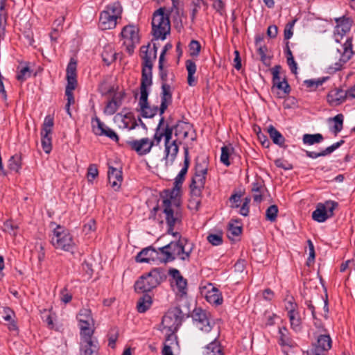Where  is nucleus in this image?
Wrapping results in <instances>:
<instances>
[{"label": "nucleus", "instance_id": "obj_62", "mask_svg": "<svg viewBox=\"0 0 355 355\" xmlns=\"http://www.w3.org/2000/svg\"><path fill=\"white\" fill-rule=\"evenodd\" d=\"M18 227L14 223L12 220H8L3 223V231L9 232L11 234L12 232H14L17 230Z\"/></svg>", "mask_w": 355, "mask_h": 355}, {"label": "nucleus", "instance_id": "obj_8", "mask_svg": "<svg viewBox=\"0 0 355 355\" xmlns=\"http://www.w3.org/2000/svg\"><path fill=\"white\" fill-rule=\"evenodd\" d=\"M51 243L55 248L67 252L72 251L76 245L72 235L60 225L53 230Z\"/></svg>", "mask_w": 355, "mask_h": 355}, {"label": "nucleus", "instance_id": "obj_51", "mask_svg": "<svg viewBox=\"0 0 355 355\" xmlns=\"http://www.w3.org/2000/svg\"><path fill=\"white\" fill-rule=\"evenodd\" d=\"M31 70L28 66L22 67L18 72L16 76L17 80L23 83L28 78L31 77Z\"/></svg>", "mask_w": 355, "mask_h": 355}, {"label": "nucleus", "instance_id": "obj_23", "mask_svg": "<svg viewBox=\"0 0 355 355\" xmlns=\"http://www.w3.org/2000/svg\"><path fill=\"white\" fill-rule=\"evenodd\" d=\"M171 128H173V132L174 131V135L176 137V139L172 141H176V145L179 147L183 140L188 137L189 132L191 130V127L188 123L178 121L175 125Z\"/></svg>", "mask_w": 355, "mask_h": 355}, {"label": "nucleus", "instance_id": "obj_21", "mask_svg": "<svg viewBox=\"0 0 355 355\" xmlns=\"http://www.w3.org/2000/svg\"><path fill=\"white\" fill-rule=\"evenodd\" d=\"M336 26L334 30V37L337 42H340L343 36L348 33L352 28L353 21L349 17H343L336 18Z\"/></svg>", "mask_w": 355, "mask_h": 355}, {"label": "nucleus", "instance_id": "obj_43", "mask_svg": "<svg viewBox=\"0 0 355 355\" xmlns=\"http://www.w3.org/2000/svg\"><path fill=\"white\" fill-rule=\"evenodd\" d=\"M107 128V126L101 121L98 118L96 117L92 120V129L95 135L103 136V132L105 131Z\"/></svg>", "mask_w": 355, "mask_h": 355}, {"label": "nucleus", "instance_id": "obj_34", "mask_svg": "<svg viewBox=\"0 0 355 355\" xmlns=\"http://www.w3.org/2000/svg\"><path fill=\"white\" fill-rule=\"evenodd\" d=\"M268 132L270 139L273 143L279 146H283L285 143V138L273 125H270L268 128Z\"/></svg>", "mask_w": 355, "mask_h": 355}, {"label": "nucleus", "instance_id": "obj_52", "mask_svg": "<svg viewBox=\"0 0 355 355\" xmlns=\"http://www.w3.org/2000/svg\"><path fill=\"white\" fill-rule=\"evenodd\" d=\"M261 184L259 182H254L252 184V192L253 193V199L257 202H260L262 200L261 195Z\"/></svg>", "mask_w": 355, "mask_h": 355}, {"label": "nucleus", "instance_id": "obj_32", "mask_svg": "<svg viewBox=\"0 0 355 355\" xmlns=\"http://www.w3.org/2000/svg\"><path fill=\"white\" fill-rule=\"evenodd\" d=\"M279 344L282 346H288L291 348L295 346V342L289 336V332L286 327L279 329Z\"/></svg>", "mask_w": 355, "mask_h": 355}, {"label": "nucleus", "instance_id": "obj_40", "mask_svg": "<svg viewBox=\"0 0 355 355\" xmlns=\"http://www.w3.org/2000/svg\"><path fill=\"white\" fill-rule=\"evenodd\" d=\"M208 162L205 157H198L196 159L195 171L200 173H207Z\"/></svg>", "mask_w": 355, "mask_h": 355}, {"label": "nucleus", "instance_id": "obj_33", "mask_svg": "<svg viewBox=\"0 0 355 355\" xmlns=\"http://www.w3.org/2000/svg\"><path fill=\"white\" fill-rule=\"evenodd\" d=\"M185 67L188 72L187 83L189 86H195L197 80L194 77L196 72V64L191 60H187L185 62Z\"/></svg>", "mask_w": 355, "mask_h": 355}, {"label": "nucleus", "instance_id": "obj_63", "mask_svg": "<svg viewBox=\"0 0 355 355\" xmlns=\"http://www.w3.org/2000/svg\"><path fill=\"white\" fill-rule=\"evenodd\" d=\"M0 313H3V318L6 321H10L12 320V315H14V312L7 306L2 307V311Z\"/></svg>", "mask_w": 355, "mask_h": 355}, {"label": "nucleus", "instance_id": "obj_18", "mask_svg": "<svg viewBox=\"0 0 355 355\" xmlns=\"http://www.w3.org/2000/svg\"><path fill=\"white\" fill-rule=\"evenodd\" d=\"M281 67L279 65L275 66L272 69V89L275 87L279 89L277 96L279 98H284L288 95L291 92V88L287 81L284 78H282L279 75Z\"/></svg>", "mask_w": 355, "mask_h": 355}, {"label": "nucleus", "instance_id": "obj_35", "mask_svg": "<svg viewBox=\"0 0 355 355\" xmlns=\"http://www.w3.org/2000/svg\"><path fill=\"white\" fill-rule=\"evenodd\" d=\"M116 55L117 53L110 46L105 47L102 53L103 60L107 65H110L113 62H114L116 59Z\"/></svg>", "mask_w": 355, "mask_h": 355}, {"label": "nucleus", "instance_id": "obj_31", "mask_svg": "<svg viewBox=\"0 0 355 355\" xmlns=\"http://www.w3.org/2000/svg\"><path fill=\"white\" fill-rule=\"evenodd\" d=\"M76 62L71 59L67 67V85H76Z\"/></svg>", "mask_w": 355, "mask_h": 355}, {"label": "nucleus", "instance_id": "obj_22", "mask_svg": "<svg viewBox=\"0 0 355 355\" xmlns=\"http://www.w3.org/2000/svg\"><path fill=\"white\" fill-rule=\"evenodd\" d=\"M132 150H135L138 155H144L148 153L154 146V141L148 138H142L128 141Z\"/></svg>", "mask_w": 355, "mask_h": 355}, {"label": "nucleus", "instance_id": "obj_60", "mask_svg": "<svg viewBox=\"0 0 355 355\" xmlns=\"http://www.w3.org/2000/svg\"><path fill=\"white\" fill-rule=\"evenodd\" d=\"M275 164L277 167L283 168L284 170H291L293 168L292 164L283 159H277L275 160Z\"/></svg>", "mask_w": 355, "mask_h": 355}, {"label": "nucleus", "instance_id": "obj_20", "mask_svg": "<svg viewBox=\"0 0 355 355\" xmlns=\"http://www.w3.org/2000/svg\"><path fill=\"white\" fill-rule=\"evenodd\" d=\"M169 275L173 278L175 286L173 290L180 297H184L187 294V280L183 277L179 270L171 268L168 271Z\"/></svg>", "mask_w": 355, "mask_h": 355}, {"label": "nucleus", "instance_id": "obj_5", "mask_svg": "<svg viewBox=\"0 0 355 355\" xmlns=\"http://www.w3.org/2000/svg\"><path fill=\"white\" fill-rule=\"evenodd\" d=\"M166 278L164 270L160 268H156L150 270L146 275L141 276L135 284L136 291L149 292L156 288Z\"/></svg>", "mask_w": 355, "mask_h": 355}, {"label": "nucleus", "instance_id": "obj_42", "mask_svg": "<svg viewBox=\"0 0 355 355\" xmlns=\"http://www.w3.org/2000/svg\"><path fill=\"white\" fill-rule=\"evenodd\" d=\"M150 44L141 47V57L142 60H155L156 58V48L149 49Z\"/></svg>", "mask_w": 355, "mask_h": 355}, {"label": "nucleus", "instance_id": "obj_30", "mask_svg": "<svg viewBox=\"0 0 355 355\" xmlns=\"http://www.w3.org/2000/svg\"><path fill=\"white\" fill-rule=\"evenodd\" d=\"M207 301L211 304L220 305L223 303V297L219 290L211 286V288L205 294Z\"/></svg>", "mask_w": 355, "mask_h": 355}, {"label": "nucleus", "instance_id": "obj_11", "mask_svg": "<svg viewBox=\"0 0 355 355\" xmlns=\"http://www.w3.org/2000/svg\"><path fill=\"white\" fill-rule=\"evenodd\" d=\"M139 28L134 24L125 26L121 32V36L123 40V46L125 51L132 54L137 44L139 42Z\"/></svg>", "mask_w": 355, "mask_h": 355}, {"label": "nucleus", "instance_id": "obj_16", "mask_svg": "<svg viewBox=\"0 0 355 355\" xmlns=\"http://www.w3.org/2000/svg\"><path fill=\"white\" fill-rule=\"evenodd\" d=\"M194 325L199 330L205 333L211 334L217 330H213V327L205 311L201 309H196L192 315Z\"/></svg>", "mask_w": 355, "mask_h": 355}, {"label": "nucleus", "instance_id": "obj_2", "mask_svg": "<svg viewBox=\"0 0 355 355\" xmlns=\"http://www.w3.org/2000/svg\"><path fill=\"white\" fill-rule=\"evenodd\" d=\"M123 7L120 1L109 3L100 13L98 27L103 31L114 28L119 19H121Z\"/></svg>", "mask_w": 355, "mask_h": 355}, {"label": "nucleus", "instance_id": "obj_45", "mask_svg": "<svg viewBox=\"0 0 355 355\" xmlns=\"http://www.w3.org/2000/svg\"><path fill=\"white\" fill-rule=\"evenodd\" d=\"M121 105V103L115 98L108 101L104 109V113L107 115L114 114L118 110Z\"/></svg>", "mask_w": 355, "mask_h": 355}, {"label": "nucleus", "instance_id": "obj_10", "mask_svg": "<svg viewBox=\"0 0 355 355\" xmlns=\"http://www.w3.org/2000/svg\"><path fill=\"white\" fill-rule=\"evenodd\" d=\"M80 329V336L94 335L95 322L92 311L87 308L81 309L76 316Z\"/></svg>", "mask_w": 355, "mask_h": 355}, {"label": "nucleus", "instance_id": "obj_15", "mask_svg": "<svg viewBox=\"0 0 355 355\" xmlns=\"http://www.w3.org/2000/svg\"><path fill=\"white\" fill-rule=\"evenodd\" d=\"M54 125L53 117L48 115L44 118L41 130L42 146L44 151L49 154L52 149V130Z\"/></svg>", "mask_w": 355, "mask_h": 355}, {"label": "nucleus", "instance_id": "obj_6", "mask_svg": "<svg viewBox=\"0 0 355 355\" xmlns=\"http://www.w3.org/2000/svg\"><path fill=\"white\" fill-rule=\"evenodd\" d=\"M173 135V128H171L168 124L164 128H156L154 135V145H159L163 137L165 140V159H170L173 162L178 153V146L176 145V141H171Z\"/></svg>", "mask_w": 355, "mask_h": 355}, {"label": "nucleus", "instance_id": "obj_38", "mask_svg": "<svg viewBox=\"0 0 355 355\" xmlns=\"http://www.w3.org/2000/svg\"><path fill=\"white\" fill-rule=\"evenodd\" d=\"M302 140L304 144L313 145L320 143L323 140V136L320 133L313 135L305 134L303 135Z\"/></svg>", "mask_w": 355, "mask_h": 355}, {"label": "nucleus", "instance_id": "obj_25", "mask_svg": "<svg viewBox=\"0 0 355 355\" xmlns=\"http://www.w3.org/2000/svg\"><path fill=\"white\" fill-rule=\"evenodd\" d=\"M218 337V331L211 334L209 338L211 341L204 347L203 355H223L220 344L217 340Z\"/></svg>", "mask_w": 355, "mask_h": 355}, {"label": "nucleus", "instance_id": "obj_47", "mask_svg": "<svg viewBox=\"0 0 355 355\" xmlns=\"http://www.w3.org/2000/svg\"><path fill=\"white\" fill-rule=\"evenodd\" d=\"M206 175L207 173L195 172V175L192 178L191 184H193V185H198V187H205Z\"/></svg>", "mask_w": 355, "mask_h": 355}, {"label": "nucleus", "instance_id": "obj_50", "mask_svg": "<svg viewBox=\"0 0 355 355\" xmlns=\"http://www.w3.org/2000/svg\"><path fill=\"white\" fill-rule=\"evenodd\" d=\"M76 85H67L65 89V95L67 98L66 107H70L71 105L74 104L75 99L73 94V90L75 89Z\"/></svg>", "mask_w": 355, "mask_h": 355}, {"label": "nucleus", "instance_id": "obj_64", "mask_svg": "<svg viewBox=\"0 0 355 355\" xmlns=\"http://www.w3.org/2000/svg\"><path fill=\"white\" fill-rule=\"evenodd\" d=\"M103 136H106L110 139L117 141L119 140V137L116 134V132L112 130L111 128L107 127V128L103 132Z\"/></svg>", "mask_w": 355, "mask_h": 355}, {"label": "nucleus", "instance_id": "obj_24", "mask_svg": "<svg viewBox=\"0 0 355 355\" xmlns=\"http://www.w3.org/2000/svg\"><path fill=\"white\" fill-rule=\"evenodd\" d=\"M108 166V182L114 190H117L120 188L123 181L121 168L114 167L110 162Z\"/></svg>", "mask_w": 355, "mask_h": 355}, {"label": "nucleus", "instance_id": "obj_19", "mask_svg": "<svg viewBox=\"0 0 355 355\" xmlns=\"http://www.w3.org/2000/svg\"><path fill=\"white\" fill-rule=\"evenodd\" d=\"M98 341L93 335L80 336V355H98Z\"/></svg>", "mask_w": 355, "mask_h": 355}, {"label": "nucleus", "instance_id": "obj_37", "mask_svg": "<svg viewBox=\"0 0 355 355\" xmlns=\"http://www.w3.org/2000/svg\"><path fill=\"white\" fill-rule=\"evenodd\" d=\"M234 150L233 146L230 144L221 148L220 162L227 166L230 165L229 159Z\"/></svg>", "mask_w": 355, "mask_h": 355}, {"label": "nucleus", "instance_id": "obj_58", "mask_svg": "<svg viewBox=\"0 0 355 355\" xmlns=\"http://www.w3.org/2000/svg\"><path fill=\"white\" fill-rule=\"evenodd\" d=\"M7 22V13L5 10V8L0 10V34L3 33L6 29Z\"/></svg>", "mask_w": 355, "mask_h": 355}, {"label": "nucleus", "instance_id": "obj_28", "mask_svg": "<svg viewBox=\"0 0 355 355\" xmlns=\"http://www.w3.org/2000/svg\"><path fill=\"white\" fill-rule=\"evenodd\" d=\"M343 144H344V141L340 140L336 143L333 144L331 146L326 148L324 150H322L320 153L306 150V155L307 157L312 158V159H316L319 157H324V156L330 155L331 153H333L335 150L338 148Z\"/></svg>", "mask_w": 355, "mask_h": 355}, {"label": "nucleus", "instance_id": "obj_4", "mask_svg": "<svg viewBox=\"0 0 355 355\" xmlns=\"http://www.w3.org/2000/svg\"><path fill=\"white\" fill-rule=\"evenodd\" d=\"M171 23L169 14L166 12L165 8H160L153 15L152 33L156 40H164L170 33Z\"/></svg>", "mask_w": 355, "mask_h": 355}, {"label": "nucleus", "instance_id": "obj_48", "mask_svg": "<svg viewBox=\"0 0 355 355\" xmlns=\"http://www.w3.org/2000/svg\"><path fill=\"white\" fill-rule=\"evenodd\" d=\"M98 91L102 95L105 96L112 94L114 89L106 80H104L100 83Z\"/></svg>", "mask_w": 355, "mask_h": 355}, {"label": "nucleus", "instance_id": "obj_53", "mask_svg": "<svg viewBox=\"0 0 355 355\" xmlns=\"http://www.w3.org/2000/svg\"><path fill=\"white\" fill-rule=\"evenodd\" d=\"M343 118L344 116L342 114H338L332 119V120L335 122V125L334 126V132L335 135H337L342 130Z\"/></svg>", "mask_w": 355, "mask_h": 355}, {"label": "nucleus", "instance_id": "obj_55", "mask_svg": "<svg viewBox=\"0 0 355 355\" xmlns=\"http://www.w3.org/2000/svg\"><path fill=\"white\" fill-rule=\"evenodd\" d=\"M98 175V170L97 166L92 164L87 168V177L89 182H92L93 180Z\"/></svg>", "mask_w": 355, "mask_h": 355}, {"label": "nucleus", "instance_id": "obj_39", "mask_svg": "<svg viewBox=\"0 0 355 355\" xmlns=\"http://www.w3.org/2000/svg\"><path fill=\"white\" fill-rule=\"evenodd\" d=\"M291 323V327L296 332L300 331L302 329V321L299 312L288 315Z\"/></svg>", "mask_w": 355, "mask_h": 355}, {"label": "nucleus", "instance_id": "obj_27", "mask_svg": "<svg viewBox=\"0 0 355 355\" xmlns=\"http://www.w3.org/2000/svg\"><path fill=\"white\" fill-rule=\"evenodd\" d=\"M154 60H143L140 86L150 87L152 85V68Z\"/></svg>", "mask_w": 355, "mask_h": 355}, {"label": "nucleus", "instance_id": "obj_54", "mask_svg": "<svg viewBox=\"0 0 355 355\" xmlns=\"http://www.w3.org/2000/svg\"><path fill=\"white\" fill-rule=\"evenodd\" d=\"M207 241L213 245H219L223 243V234H210L207 237Z\"/></svg>", "mask_w": 355, "mask_h": 355}, {"label": "nucleus", "instance_id": "obj_59", "mask_svg": "<svg viewBox=\"0 0 355 355\" xmlns=\"http://www.w3.org/2000/svg\"><path fill=\"white\" fill-rule=\"evenodd\" d=\"M60 300L64 303V304H67L69 303L71 299H72V295L71 293H70L69 292V291L67 290V288H64L61 291H60Z\"/></svg>", "mask_w": 355, "mask_h": 355}, {"label": "nucleus", "instance_id": "obj_49", "mask_svg": "<svg viewBox=\"0 0 355 355\" xmlns=\"http://www.w3.org/2000/svg\"><path fill=\"white\" fill-rule=\"evenodd\" d=\"M278 213L277 206L272 205H270L266 211V218L268 220L274 222L276 220Z\"/></svg>", "mask_w": 355, "mask_h": 355}, {"label": "nucleus", "instance_id": "obj_13", "mask_svg": "<svg viewBox=\"0 0 355 355\" xmlns=\"http://www.w3.org/2000/svg\"><path fill=\"white\" fill-rule=\"evenodd\" d=\"M190 164V158L189 155L188 146L184 147V166L180 170V173L175 178L174 186L171 191V198H177L180 196L182 185L185 180V176L187 173L188 168Z\"/></svg>", "mask_w": 355, "mask_h": 355}, {"label": "nucleus", "instance_id": "obj_61", "mask_svg": "<svg viewBox=\"0 0 355 355\" xmlns=\"http://www.w3.org/2000/svg\"><path fill=\"white\" fill-rule=\"evenodd\" d=\"M241 196L238 193L232 195L230 198V207L238 208L240 205Z\"/></svg>", "mask_w": 355, "mask_h": 355}, {"label": "nucleus", "instance_id": "obj_7", "mask_svg": "<svg viewBox=\"0 0 355 355\" xmlns=\"http://www.w3.org/2000/svg\"><path fill=\"white\" fill-rule=\"evenodd\" d=\"M354 54L352 50V39L347 37L343 44H340L333 53V57L335 60L338 59L333 65L329 67L327 71L330 73H334L343 69L344 64L347 62Z\"/></svg>", "mask_w": 355, "mask_h": 355}, {"label": "nucleus", "instance_id": "obj_44", "mask_svg": "<svg viewBox=\"0 0 355 355\" xmlns=\"http://www.w3.org/2000/svg\"><path fill=\"white\" fill-rule=\"evenodd\" d=\"M329 79V77L318 78L317 79L306 80L304 84L311 90H315L319 86L322 85L325 81Z\"/></svg>", "mask_w": 355, "mask_h": 355}, {"label": "nucleus", "instance_id": "obj_57", "mask_svg": "<svg viewBox=\"0 0 355 355\" xmlns=\"http://www.w3.org/2000/svg\"><path fill=\"white\" fill-rule=\"evenodd\" d=\"M296 20H293L288 22L284 28V36L285 40H289L293 35V26L295 25Z\"/></svg>", "mask_w": 355, "mask_h": 355}, {"label": "nucleus", "instance_id": "obj_1", "mask_svg": "<svg viewBox=\"0 0 355 355\" xmlns=\"http://www.w3.org/2000/svg\"><path fill=\"white\" fill-rule=\"evenodd\" d=\"M193 244L186 238L180 236L178 241H171L168 245L155 250L152 247H148L140 251L135 257L138 263H150L155 259L167 263L179 259L184 261H189Z\"/></svg>", "mask_w": 355, "mask_h": 355}, {"label": "nucleus", "instance_id": "obj_14", "mask_svg": "<svg viewBox=\"0 0 355 355\" xmlns=\"http://www.w3.org/2000/svg\"><path fill=\"white\" fill-rule=\"evenodd\" d=\"M159 70V76L162 81L161 92V105L159 107V114L162 115L167 107L172 103L171 87L166 83L167 71L162 67Z\"/></svg>", "mask_w": 355, "mask_h": 355}, {"label": "nucleus", "instance_id": "obj_17", "mask_svg": "<svg viewBox=\"0 0 355 355\" xmlns=\"http://www.w3.org/2000/svg\"><path fill=\"white\" fill-rule=\"evenodd\" d=\"M150 87L140 86V98L139 105L141 115L144 118H153L159 112V108L157 106H150L148 102V90Z\"/></svg>", "mask_w": 355, "mask_h": 355}, {"label": "nucleus", "instance_id": "obj_41", "mask_svg": "<svg viewBox=\"0 0 355 355\" xmlns=\"http://www.w3.org/2000/svg\"><path fill=\"white\" fill-rule=\"evenodd\" d=\"M8 166L10 170L18 172L21 167V157L19 155L15 154L8 160Z\"/></svg>", "mask_w": 355, "mask_h": 355}, {"label": "nucleus", "instance_id": "obj_56", "mask_svg": "<svg viewBox=\"0 0 355 355\" xmlns=\"http://www.w3.org/2000/svg\"><path fill=\"white\" fill-rule=\"evenodd\" d=\"M285 307L286 311H288V315L299 312L297 310L298 306L295 302L293 297L290 300H288L286 302Z\"/></svg>", "mask_w": 355, "mask_h": 355}, {"label": "nucleus", "instance_id": "obj_46", "mask_svg": "<svg viewBox=\"0 0 355 355\" xmlns=\"http://www.w3.org/2000/svg\"><path fill=\"white\" fill-rule=\"evenodd\" d=\"M189 50L191 57H198L201 51L200 42L196 40H192L189 44Z\"/></svg>", "mask_w": 355, "mask_h": 355}, {"label": "nucleus", "instance_id": "obj_9", "mask_svg": "<svg viewBox=\"0 0 355 355\" xmlns=\"http://www.w3.org/2000/svg\"><path fill=\"white\" fill-rule=\"evenodd\" d=\"M184 319V314L179 307L170 309L164 315L162 320V325L164 329H167L171 334L168 335L167 340L172 337L179 327L182 324Z\"/></svg>", "mask_w": 355, "mask_h": 355}, {"label": "nucleus", "instance_id": "obj_26", "mask_svg": "<svg viewBox=\"0 0 355 355\" xmlns=\"http://www.w3.org/2000/svg\"><path fill=\"white\" fill-rule=\"evenodd\" d=\"M346 99V92L341 88L330 90L327 96V101L331 106H338L344 103Z\"/></svg>", "mask_w": 355, "mask_h": 355}, {"label": "nucleus", "instance_id": "obj_12", "mask_svg": "<svg viewBox=\"0 0 355 355\" xmlns=\"http://www.w3.org/2000/svg\"><path fill=\"white\" fill-rule=\"evenodd\" d=\"M338 203L333 200H327L324 203H318L312 213V218L318 223H323L334 214V210Z\"/></svg>", "mask_w": 355, "mask_h": 355}, {"label": "nucleus", "instance_id": "obj_36", "mask_svg": "<svg viewBox=\"0 0 355 355\" xmlns=\"http://www.w3.org/2000/svg\"><path fill=\"white\" fill-rule=\"evenodd\" d=\"M152 304V299L149 295H144L143 297H140L137 302V311L139 313L146 312Z\"/></svg>", "mask_w": 355, "mask_h": 355}, {"label": "nucleus", "instance_id": "obj_29", "mask_svg": "<svg viewBox=\"0 0 355 355\" xmlns=\"http://www.w3.org/2000/svg\"><path fill=\"white\" fill-rule=\"evenodd\" d=\"M331 338L329 334H321L318 337L315 345L318 352L328 351L331 347Z\"/></svg>", "mask_w": 355, "mask_h": 355}, {"label": "nucleus", "instance_id": "obj_3", "mask_svg": "<svg viewBox=\"0 0 355 355\" xmlns=\"http://www.w3.org/2000/svg\"><path fill=\"white\" fill-rule=\"evenodd\" d=\"M163 212L165 215L166 223L168 225V233L173 236H177L179 233L174 232L175 225H180L182 222V214L176 198L164 199L163 200Z\"/></svg>", "mask_w": 355, "mask_h": 355}]
</instances>
